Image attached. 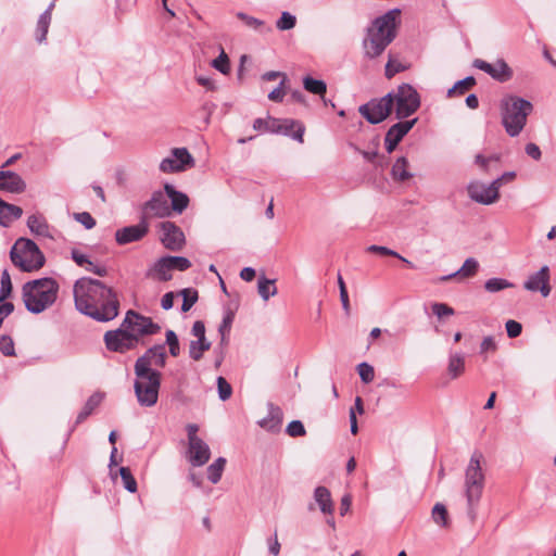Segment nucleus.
Listing matches in <instances>:
<instances>
[{
	"mask_svg": "<svg viewBox=\"0 0 556 556\" xmlns=\"http://www.w3.org/2000/svg\"><path fill=\"white\" fill-rule=\"evenodd\" d=\"M468 197L480 204L490 205L497 201L500 192L495 188H490L481 181H472L467 187Z\"/></svg>",
	"mask_w": 556,
	"mask_h": 556,
	"instance_id": "17",
	"label": "nucleus"
},
{
	"mask_svg": "<svg viewBox=\"0 0 556 556\" xmlns=\"http://www.w3.org/2000/svg\"><path fill=\"white\" fill-rule=\"evenodd\" d=\"M168 261H167V256H163L161 258H159L153 267L150 269V271L148 273V275H151L152 273L157 275V278L159 280L161 281H168L172 279V275L169 274V271L172 270L169 268V265H168Z\"/></svg>",
	"mask_w": 556,
	"mask_h": 556,
	"instance_id": "32",
	"label": "nucleus"
},
{
	"mask_svg": "<svg viewBox=\"0 0 556 556\" xmlns=\"http://www.w3.org/2000/svg\"><path fill=\"white\" fill-rule=\"evenodd\" d=\"M180 294L182 295V299H184L182 305H181V311L184 313H186V312L190 311L191 307L198 301V298H199L198 291L192 288H186L180 291Z\"/></svg>",
	"mask_w": 556,
	"mask_h": 556,
	"instance_id": "41",
	"label": "nucleus"
},
{
	"mask_svg": "<svg viewBox=\"0 0 556 556\" xmlns=\"http://www.w3.org/2000/svg\"><path fill=\"white\" fill-rule=\"evenodd\" d=\"M0 303L8 299L12 293V281L8 269H4L1 274L0 281Z\"/></svg>",
	"mask_w": 556,
	"mask_h": 556,
	"instance_id": "44",
	"label": "nucleus"
},
{
	"mask_svg": "<svg viewBox=\"0 0 556 556\" xmlns=\"http://www.w3.org/2000/svg\"><path fill=\"white\" fill-rule=\"evenodd\" d=\"M73 293L76 308L97 321L106 323L118 315L117 294L101 280L83 277L76 280Z\"/></svg>",
	"mask_w": 556,
	"mask_h": 556,
	"instance_id": "1",
	"label": "nucleus"
},
{
	"mask_svg": "<svg viewBox=\"0 0 556 556\" xmlns=\"http://www.w3.org/2000/svg\"><path fill=\"white\" fill-rule=\"evenodd\" d=\"M211 349V342L206 339H197L190 342L189 344V356L193 361H200L203 356V353Z\"/></svg>",
	"mask_w": 556,
	"mask_h": 556,
	"instance_id": "34",
	"label": "nucleus"
},
{
	"mask_svg": "<svg viewBox=\"0 0 556 556\" xmlns=\"http://www.w3.org/2000/svg\"><path fill=\"white\" fill-rule=\"evenodd\" d=\"M466 356L462 352H451L448 355L447 375L451 379H457L465 371Z\"/></svg>",
	"mask_w": 556,
	"mask_h": 556,
	"instance_id": "27",
	"label": "nucleus"
},
{
	"mask_svg": "<svg viewBox=\"0 0 556 556\" xmlns=\"http://www.w3.org/2000/svg\"><path fill=\"white\" fill-rule=\"evenodd\" d=\"M525 151L531 159L535 161H539L542 156L539 146L532 142L526 144Z\"/></svg>",
	"mask_w": 556,
	"mask_h": 556,
	"instance_id": "62",
	"label": "nucleus"
},
{
	"mask_svg": "<svg viewBox=\"0 0 556 556\" xmlns=\"http://www.w3.org/2000/svg\"><path fill=\"white\" fill-rule=\"evenodd\" d=\"M143 217H167L170 215V206L166 197L161 191H155L142 206Z\"/></svg>",
	"mask_w": 556,
	"mask_h": 556,
	"instance_id": "18",
	"label": "nucleus"
},
{
	"mask_svg": "<svg viewBox=\"0 0 556 556\" xmlns=\"http://www.w3.org/2000/svg\"><path fill=\"white\" fill-rule=\"evenodd\" d=\"M482 459V454L475 452L465 471V496L468 505L467 514L471 521H475L477 518V507L484 489L485 478L481 468Z\"/></svg>",
	"mask_w": 556,
	"mask_h": 556,
	"instance_id": "6",
	"label": "nucleus"
},
{
	"mask_svg": "<svg viewBox=\"0 0 556 556\" xmlns=\"http://www.w3.org/2000/svg\"><path fill=\"white\" fill-rule=\"evenodd\" d=\"M194 166V159L187 148H174L172 155L160 163V170L166 174L185 172Z\"/></svg>",
	"mask_w": 556,
	"mask_h": 556,
	"instance_id": "12",
	"label": "nucleus"
},
{
	"mask_svg": "<svg viewBox=\"0 0 556 556\" xmlns=\"http://www.w3.org/2000/svg\"><path fill=\"white\" fill-rule=\"evenodd\" d=\"M432 518L433 521L440 526V527H447L448 526V514L446 507L441 504L437 503L432 508Z\"/></svg>",
	"mask_w": 556,
	"mask_h": 556,
	"instance_id": "42",
	"label": "nucleus"
},
{
	"mask_svg": "<svg viewBox=\"0 0 556 556\" xmlns=\"http://www.w3.org/2000/svg\"><path fill=\"white\" fill-rule=\"evenodd\" d=\"M160 240L163 245L172 251H179L185 244V235L181 229L172 222L160 224Z\"/></svg>",
	"mask_w": 556,
	"mask_h": 556,
	"instance_id": "15",
	"label": "nucleus"
},
{
	"mask_svg": "<svg viewBox=\"0 0 556 556\" xmlns=\"http://www.w3.org/2000/svg\"><path fill=\"white\" fill-rule=\"evenodd\" d=\"M287 433L292 437V438H295V437H303L305 435L306 431H305V428L302 424V421L300 420H293L291 421L288 426H287V429H286Z\"/></svg>",
	"mask_w": 556,
	"mask_h": 556,
	"instance_id": "52",
	"label": "nucleus"
},
{
	"mask_svg": "<svg viewBox=\"0 0 556 556\" xmlns=\"http://www.w3.org/2000/svg\"><path fill=\"white\" fill-rule=\"evenodd\" d=\"M303 86L305 90L313 94L324 96L327 91V86L324 80L315 79L311 76H306L303 79Z\"/></svg>",
	"mask_w": 556,
	"mask_h": 556,
	"instance_id": "38",
	"label": "nucleus"
},
{
	"mask_svg": "<svg viewBox=\"0 0 556 556\" xmlns=\"http://www.w3.org/2000/svg\"><path fill=\"white\" fill-rule=\"evenodd\" d=\"M496 350V343L492 337H485L480 344V352H494Z\"/></svg>",
	"mask_w": 556,
	"mask_h": 556,
	"instance_id": "64",
	"label": "nucleus"
},
{
	"mask_svg": "<svg viewBox=\"0 0 556 556\" xmlns=\"http://www.w3.org/2000/svg\"><path fill=\"white\" fill-rule=\"evenodd\" d=\"M165 337H166V344L169 348L170 355L174 357H177L180 354V346H179V341H178L177 334L175 333L174 330L169 329L166 331Z\"/></svg>",
	"mask_w": 556,
	"mask_h": 556,
	"instance_id": "49",
	"label": "nucleus"
},
{
	"mask_svg": "<svg viewBox=\"0 0 556 556\" xmlns=\"http://www.w3.org/2000/svg\"><path fill=\"white\" fill-rule=\"evenodd\" d=\"M431 308L432 313L439 318L454 315V309L445 303H433Z\"/></svg>",
	"mask_w": 556,
	"mask_h": 556,
	"instance_id": "53",
	"label": "nucleus"
},
{
	"mask_svg": "<svg viewBox=\"0 0 556 556\" xmlns=\"http://www.w3.org/2000/svg\"><path fill=\"white\" fill-rule=\"evenodd\" d=\"M23 214V210L15 205L5 202L0 198V225L3 227L10 226L14 220H17Z\"/></svg>",
	"mask_w": 556,
	"mask_h": 556,
	"instance_id": "26",
	"label": "nucleus"
},
{
	"mask_svg": "<svg viewBox=\"0 0 556 556\" xmlns=\"http://www.w3.org/2000/svg\"><path fill=\"white\" fill-rule=\"evenodd\" d=\"M285 78L280 81L279 86L276 87L268 93V99L274 102H281L285 97L283 91Z\"/></svg>",
	"mask_w": 556,
	"mask_h": 556,
	"instance_id": "61",
	"label": "nucleus"
},
{
	"mask_svg": "<svg viewBox=\"0 0 556 556\" xmlns=\"http://www.w3.org/2000/svg\"><path fill=\"white\" fill-rule=\"evenodd\" d=\"M513 287L514 283L504 278H490L484 282V289L491 293H495Z\"/></svg>",
	"mask_w": 556,
	"mask_h": 556,
	"instance_id": "39",
	"label": "nucleus"
},
{
	"mask_svg": "<svg viewBox=\"0 0 556 556\" xmlns=\"http://www.w3.org/2000/svg\"><path fill=\"white\" fill-rule=\"evenodd\" d=\"M237 17L244 22V24L248 27H251L253 29H261L262 26H264V22L255 18L253 16H250L243 12L237 13Z\"/></svg>",
	"mask_w": 556,
	"mask_h": 556,
	"instance_id": "54",
	"label": "nucleus"
},
{
	"mask_svg": "<svg viewBox=\"0 0 556 556\" xmlns=\"http://www.w3.org/2000/svg\"><path fill=\"white\" fill-rule=\"evenodd\" d=\"M212 66L224 75L230 72L229 58L223 49L220 54L212 61Z\"/></svg>",
	"mask_w": 556,
	"mask_h": 556,
	"instance_id": "46",
	"label": "nucleus"
},
{
	"mask_svg": "<svg viewBox=\"0 0 556 556\" xmlns=\"http://www.w3.org/2000/svg\"><path fill=\"white\" fill-rule=\"evenodd\" d=\"M27 227L35 236L53 238L51 233V227L42 214L37 213L28 216Z\"/></svg>",
	"mask_w": 556,
	"mask_h": 556,
	"instance_id": "23",
	"label": "nucleus"
},
{
	"mask_svg": "<svg viewBox=\"0 0 556 556\" xmlns=\"http://www.w3.org/2000/svg\"><path fill=\"white\" fill-rule=\"evenodd\" d=\"M167 261L172 270L185 271L191 267V262L184 256L167 255Z\"/></svg>",
	"mask_w": 556,
	"mask_h": 556,
	"instance_id": "45",
	"label": "nucleus"
},
{
	"mask_svg": "<svg viewBox=\"0 0 556 556\" xmlns=\"http://www.w3.org/2000/svg\"><path fill=\"white\" fill-rule=\"evenodd\" d=\"M505 327L510 339L519 337L522 331L521 324L513 319L507 320Z\"/></svg>",
	"mask_w": 556,
	"mask_h": 556,
	"instance_id": "56",
	"label": "nucleus"
},
{
	"mask_svg": "<svg viewBox=\"0 0 556 556\" xmlns=\"http://www.w3.org/2000/svg\"><path fill=\"white\" fill-rule=\"evenodd\" d=\"M304 130V126L298 121L290 118L280 119L269 116V132L290 136L294 140L303 142Z\"/></svg>",
	"mask_w": 556,
	"mask_h": 556,
	"instance_id": "14",
	"label": "nucleus"
},
{
	"mask_svg": "<svg viewBox=\"0 0 556 556\" xmlns=\"http://www.w3.org/2000/svg\"><path fill=\"white\" fill-rule=\"evenodd\" d=\"M400 15V9H392L372 21L363 41L365 56L378 58L396 38Z\"/></svg>",
	"mask_w": 556,
	"mask_h": 556,
	"instance_id": "3",
	"label": "nucleus"
},
{
	"mask_svg": "<svg viewBox=\"0 0 556 556\" xmlns=\"http://www.w3.org/2000/svg\"><path fill=\"white\" fill-rule=\"evenodd\" d=\"M59 283L50 277L27 281L22 287L25 307L33 314H39L52 306L58 299Z\"/></svg>",
	"mask_w": 556,
	"mask_h": 556,
	"instance_id": "4",
	"label": "nucleus"
},
{
	"mask_svg": "<svg viewBox=\"0 0 556 556\" xmlns=\"http://www.w3.org/2000/svg\"><path fill=\"white\" fill-rule=\"evenodd\" d=\"M472 66L486 73L494 80L500 83H506L514 76L513 70L504 59H497L494 63H489L482 59H476L472 62Z\"/></svg>",
	"mask_w": 556,
	"mask_h": 556,
	"instance_id": "13",
	"label": "nucleus"
},
{
	"mask_svg": "<svg viewBox=\"0 0 556 556\" xmlns=\"http://www.w3.org/2000/svg\"><path fill=\"white\" fill-rule=\"evenodd\" d=\"M71 255H72V258L73 261L78 265V266H92V262L88 258L87 255L80 253L78 250L76 249H73L72 252H71Z\"/></svg>",
	"mask_w": 556,
	"mask_h": 556,
	"instance_id": "60",
	"label": "nucleus"
},
{
	"mask_svg": "<svg viewBox=\"0 0 556 556\" xmlns=\"http://www.w3.org/2000/svg\"><path fill=\"white\" fill-rule=\"evenodd\" d=\"M226 466V459L224 457H218L207 467V479L216 484L220 481L223 471Z\"/></svg>",
	"mask_w": 556,
	"mask_h": 556,
	"instance_id": "35",
	"label": "nucleus"
},
{
	"mask_svg": "<svg viewBox=\"0 0 556 556\" xmlns=\"http://www.w3.org/2000/svg\"><path fill=\"white\" fill-rule=\"evenodd\" d=\"M475 85H476V79L472 76H468V77L455 83V85L451 89H448L447 96L452 97L455 93L464 94L467 90L472 88Z\"/></svg>",
	"mask_w": 556,
	"mask_h": 556,
	"instance_id": "40",
	"label": "nucleus"
},
{
	"mask_svg": "<svg viewBox=\"0 0 556 556\" xmlns=\"http://www.w3.org/2000/svg\"><path fill=\"white\" fill-rule=\"evenodd\" d=\"M10 258L14 266L22 271L31 273L40 269L46 262L43 253L30 239L20 238L10 251Z\"/></svg>",
	"mask_w": 556,
	"mask_h": 556,
	"instance_id": "7",
	"label": "nucleus"
},
{
	"mask_svg": "<svg viewBox=\"0 0 556 556\" xmlns=\"http://www.w3.org/2000/svg\"><path fill=\"white\" fill-rule=\"evenodd\" d=\"M50 23L51 16L49 12L40 14L36 28V39L39 43H42L46 40Z\"/></svg>",
	"mask_w": 556,
	"mask_h": 556,
	"instance_id": "36",
	"label": "nucleus"
},
{
	"mask_svg": "<svg viewBox=\"0 0 556 556\" xmlns=\"http://www.w3.org/2000/svg\"><path fill=\"white\" fill-rule=\"evenodd\" d=\"M166 359L165 344H155L149 348L136 359L134 391L140 406L152 407L157 403L162 374L153 366L164 368Z\"/></svg>",
	"mask_w": 556,
	"mask_h": 556,
	"instance_id": "2",
	"label": "nucleus"
},
{
	"mask_svg": "<svg viewBox=\"0 0 556 556\" xmlns=\"http://www.w3.org/2000/svg\"><path fill=\"white\" fill-rule=\"evenodd\" d=\"M75 219L84 225L86 229H92L96 226V219L88 212L75 214Z\"/></svg>",
	"mask_w": 556,
	"mask_h": 556,
	"instance_id": "57",
	"label": "nucleus"
},
{
	"mask_svg": "<svg viewBox=\"0 0 556 556\" xmlns=\"http://www.w3.org/2000/svg\"><path fill=\"white\" fill-rule=\"evenodd\" d=\"M357 372L359 375L361 380L364 383H370L375 379V370L371 365L368 363H361L357 365Z\"/></svg>",
	"mask_w": 556,
	"mask_h": 556,
	"instance_id": "48",
	"label": "nucleus"
},
{
	"mask_svg": "<svg viewBox=\"0 0 556 556\" xmlns=\"http://www.w3.org/2000/svg\"><path fill=\"white\" fill-rule=\"evenodd\" d=\"M525 289L528 291L536 292L540 291L542 296L546 298L551 293L549 286V268L548 266L541 267L540 270L529 276L525 281Z\"/></svg>",
	"mask_w": 556,
	"mask_h": 556,
	"instance_id": "19",
	"label": "nucleus"
},
{
	"mask_svg": "<svg viewBox=\"0 0 556 556\" xmlns=\"http://www.w3.org/2000/svg\"><path fill=\"white\" fill-rule=\"evenodd\" d=\"M405 70V66L402 65L400 62L393 60L392 58L389 59L387 65H386V76L388 78L393 77L395 74L403 72Z\"/></svg>",
	"mask_w": 556,
	"mask_h": 556,
	"instance_id": "55",
	"label": "nucleus"
},
{
	"mask_svg": "<svg viewBox=\"0 0 556 556\" xmlns=\"http://www.w3.org/2000/svg\"><path fill=\"white\" fill-rule=\"evenodd\" d=\"M296 24V17L289 12H282L281 16L276 22V27L279 30L292 29Z\"/></svg>",
	"mask_w": 556,
	"mask_h": 556,
	"instance_id": "47",
	"label": "nucleus"
},
{
	"mask_svg": "<svg viewBox=\"0 0 556 556\" xmlns=\"http://www.w3.org/2000/svg\"><path fill=\"white\" fill-rule=\"evenodd\" d=\"M211 457L208 445L200 438L188 443V460L194 467L205 465Z\"/></svg>",
	"mask_w": 556,
	"mask_h": 556,
	"instance_id": "20",
	"label": "nucleus"
},
{
	"mask_svg": "<svg viewBox=\"0 0 556 556\" xmlns=\"http://www.w3.org/2000/svg\"><path fill=\"white\" fill-rule=\"evenodd\" d=\"M533 104L521 97L506 94L501 99L500 112L502 125L509 137H517L527 125Z\"/></svg>",
	"mask_w": 556,
	"mask_h": 556,
	"instance_id": "5",
	"label": "nucleus"
},
{
	"mask_svg": "<svg viewBox=\"0 0 556 556\" xmlns=\"http://www.w3.org/2000/svg\"><path fill=\"white\" fill-rule=\"evenodd\" d=\"M26 190V182L15 172L0 169V191L13 194L23 193Z\"/></svg>",
	"mask_w": 556,
	"mask_h": 556,
	"instance_id": "21",
	"label": "nucleus"
},
{
	"mask_svg": "<svg viewBox=\"0 0 556 556\" xmlns=\"http://www.w3.org/2000/svg\"><path fill=\"white\" fill-rule=\"evenodd\" d=\"M104 342L109 351L116 353H126L140 345V343H138V339L122 326L116 330L106 331L104 334Z\"/></svg>",
	"mask_w": 556,
	"mask_h": 556,
	"instance_id": "11",
	"label": "nucleus"
},
{
	"mask_svg": "<svg viewBox=\"0 0 556 556\" xmlns=\"http://www.w3.org/2000/svg\"><path fill=\"white\" fill-rule=\"evenodd\" d=\"M149 231V225L146 217H142L137 225L126 226L117 229L115 240L119 245L140 241Z\"/></svg>",
	"mask_w": 556,
	"mask_h": 556,
	"instance_id": "16",
	"label": "nucleus"
},
{
	"mask_svg": "<svg viewBox=\"0 0 556 556\" xmlns=\"http://www.w3.org/2000/svg\"><path fill=\"white\" fill-rule=\"evenodd\" d=\"M218 396L222 401H227L232 394L230 383L222 376L217 378Z\"/></svg>",
	"mask_w": 556,
	"mask_h": 556,
	"instance_id": "50",
	"label": "nucleus"
},
{
	"mask_svg": "<svg viewBox=\"0 0 556 556\" xmlns=\"http://www.w3.org/2000/svg\"><path fill=\"white\" fill-rule=\"evenodd\" d=\"M275 279H268L265 276L258 278L257 281V291L260 296L267 301L270 296L277 293V288L275 286Z\"/></svg>",
	"mask_w": 556,
	"mask_h": 556,
	"instance_id": "33",
	"label": "nucleus"
},
{
	"mask_svg": "<svg viewBox=\"0 0 556 556\" xmlns=\"http://www.w3.org/2000/svg\"><path fill=\"white\" fill-rule=\"evenodd\" d=\"M362 154L366 161L376 166L383 167L386 164V159L383 156H379L377 151H363Z\"/></svg>",
	"mask_w": 556,
	"mask_h": 556,
	"instance_id": "58",
	"label": "nucleus"
},
{
	"mask_svg": "<svg viewBox=\"0 0 556 556\" xmlns=\"http://www.w3.org/2000/svg\"><path fill=\"white\" fill-rule=\"evenodd\" d=\"M164 190L167 197L170 199V212L182 213L189 204V198L186 193L177 191L174 186L166 184Z\"/></svg>",
	"mask_w": 556,
	"mask_h": 556,
	"instance_id": "25",
	"label": "nucleus"
},
{
	"mask_svg": "<svg viewBox=\"0 0 556 556\" xmlns=\"http://www.w3.org/2000/svg\"><path fill=\"white\" fill-rule=\"evenodd\" d=\"M268 414L265 418L258 421L261 428L276 433L280 431L283 413L282 409L274 403L267 404Z\"/></svg>",
	"mask_w": 556,
	"mask_h": 556,
	"instance_id": "22",
	"label": "nucleus"
},
{
	"mask_svg": "<svg viewBox=\"0 0 556 556\" xmlns=\"http://www.w3.org/2000/svg\"><path fill=\"white\" fill-rule=\"evenodd\" d=\"M479 268V263L476 258L473 257H468L463 266L455 273L448 275V276H444L442 279L443 280H448L455 276H462V277H466V278H469V277H472L476 275L477 270Z\"/></svg>",
	"mask_w": 556,
	"mask_h": 556,
	"instance_id": "31",
	"label": "nucleus"
},
{
	"mask_svg": "<svg viewBox=\"0 0 556 556\" xmlns=\"http://www.w3.org/2000/svg\"><path fill=\"white\" fill-rule=\"evenodd\" d=\"M132 336L138 339L140 345H144L143 337L153 336L161 331V326L153 323L150 317L143 316L135 311H128L122 323Z\"/></svg>",
	"mask_w": 556,
	"mask_h": 556,
	"instance_id": "9",
	"label": "nucleus"
},
{
	"mask_svg": "<svg viewBox=\"0 0 556 556\" xmlns=\"http://www.w3.org/2000/svg\"><path fill=\"white\" fill-rule=\"evenodd\" d=\"M233 321V313L232 312H228L224 318H223V321L219 326V333L222 334V341L225 340V334L226 332H229L230 331V328H231V324Z\"/></svg>",
	"mask_w": 556,
	"mask_h": 556,
	"instance_id": "59",
	"label": "nucleus"
},
{
	"mask_svg": "<svg viewBox=\"0 0 556 556\" xmlns=\"http://www.w3.org/2000/svg\"><path fill=\"white\" fill-rule=\"evenodd\" d=\"M191 332L198 339H206L205 338V325L202 320L194 321Z\"/></svg>",
	"mask_w": 556,
	"mask_h": 556,
	"instance_id": "63",
	"label": "nucleus"
},
{
	"mask_svg": "<svg viewBox=\"0 0 556 556\" xmlns=\"http://www.w3.org/2000/svg\"><path fill=\"white\" fill-rule=\"evenodd\" d=\"M314 500L324 515H333L334 505L331 493L326 486L319 485L314 490Z\"/></svg>",
	"mask_w": 556,
	"mask_h": 556,
	"instance_id": "24",
	"label": "nucleus"
},
{
	"mask_svg": "<svg viewBox=\"0 0 556 556\" xmlns=\"http://www.w3.org/2000/svg\"><path fill=\"white\" fill-rule=\"evenodd\" d=\"M417 118H413L410 121H404L399 122L394 125H392L389 130L387 131V135L390 139L393 141L400 143V141L408 134V131L414 127L416 124Z\"/></svg>",
	"mask_w": 556,
	"mask_h": 556,
	"instance_id": "28",
	"label": "nucleus"
},
{
	"mask_svg": "<svg viewBox=\"0 0 556 556\" xmlns=\"http://www.w3.org/2000/svg\"><path fill=\"white\" fill-rule=\"evenodd\" d=\"M119 475H121L124 488L128 492L135 493L137 491V481L134 478L130 469L128 467H121Z\"/></svg>",
	"mask_w": 556,
	"mask_h": 556,
	"instance_id": "43",
	"label": "nucleus"
},
{
	"mask_svg": "<svg viewBox=\"0 0 556 556\" xmlns=\"http://www.w3.org/2000/svg\"><path fill=\"white\" fill-rule=\"evenodd\" d=\"M408 160L405 156L396 159L391 169L393 180L404 182L412 178L413 174L408 172Z\"/></svg>",
	"mask_w": 556,
	"mask_h": 556,
	"instance_id": "29",
	"label": "nucleus"
},
{
	"mask_svg": "<svg viewBox=\"0 0 556 556\" xmlns=\"http://www.w3.org/2000/svg\"><path fill=\"white\" fill-rule=\"evenodd\" d=\"M0 351L4 356L15 355L14 342L10 336H0Z\"/></svg>",
	"mask_w": 556,
	"mask_h": 556,
	"instance_id": "51",
	"label": "nucleus"
},
{
	"mask_svg": "<svg viewBox=\"0 0 556 556\" xmlns=\"http://www.w3.org/2000/svg\"><path fill=\"white\" fill-rule=\"evenodd\" d=\"M394 105L393 93L379 98L371 99L358 108L359 114L370 124H379L383 122L391 113Z\"/></svg>",
	"mask_w": 556,
	"mask_h": 556,
	"instance_id": "10",
	"label": "nucleus"
},
{
	"mask_svg": "<svg viewBox=\"0 0 556 556\" xmlns=\"http://www.w3.org/2000/svg\"><path fill=\"white\" fill-rule=\"evenodd\" d=\"M392 93L395 104L396 118H406L419 109L420 97L413 86L408 84H402L397 87L396 91Z\"/></svg>",
	"mask_w": 556,
	"mask_h": 556,
	"instance_id": "8",
	"label": "nucleus"
},
{
	"mask_svg": "<svg viewBox=\"0 0 556 556\" xmlns=\"http://www.w3.org/2000/svg\"><path fill=\"white\" fill-rule=\"evenodd\" d=\"M367 252L377 253V254H380V255H383V256H393V257H396V258L401 260L408 267H410V268L415 267L414 264L410 261H408L404 256L400 255L396 251L391 250V249H389L387 247H383V245L371 244V245H369L367 248Z\"/></svg>",
	"mask_w": 556,
	"mask_h": 556,
	"instance_id": "37",
	"label": "nucleus"
},
{
	"mask_svg": "<svg viewBox=\"0 0 556 556\" xmlns=\"http://www.w3.org/2000/svg\"><path fill=\"white\" fill-rule=\"evenodd\" d=\"M103 396L100 393H93L91 396H89L83 409L77 415L75 424L78 425L83 422L85 419H87V417H89L92 414V412L100 405Z\"/></svg>",
	"mask_w": 556,
	"mask_h": 556,
	"instance_id": "30",
	"label": "nucleus"
}]
</instances>
